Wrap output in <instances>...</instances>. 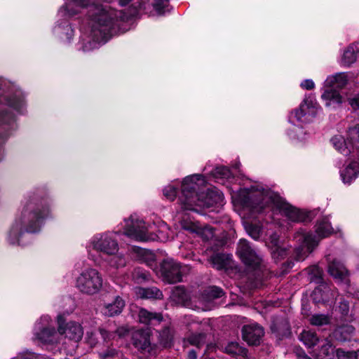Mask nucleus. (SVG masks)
I'll return each mask as SVG.
<instances>
[{
  "label": "nucleus",
  "instance_id": "19",
  "mask_svg": "<svg viewBox=\"0 0 359 359\" xmlns=\"http://www.w3.org/2000/svg\"><path fill=\"white\" fill-rule=\"evenodd\" d=\"M132 339L135 348L141 351H149L151 342L148 331L137 330L133 332Z\"/></svg>",
  "mask_w": 359,
  "mask_h": 359
},
{
  "label": "nucleus",
  "instance_id": "26",
  "mask_svg": "<svg viewBox=\"0 0 359 359\" xmlns=\"http://www.w3.org/2000/svg\"><path fill=\"white\" fill-rule=\"evenodd\" d=\"M170 298L177 304H184L188 299V295L183 287L177 286L172 290Z\"/></svg>",
  "mask_w": 359,
  "mask_h": 359
},
{
  "label": "nucleus",
  "instance_id": "9",
  "mask_svg": "<svg viewBox=\"0 0 359 359\" xmlns=\"http://www.w3.org/2000/svg\"><path fill=\"white\" fill-rule=\"evenodd\" d=\"M124 233L128 237L140 241H147L150 236L147 234L149 226L138 219L136 216L132 215L128 220H126Z\"/></svg>",
  "mask_w": 359,
  "mask_h": 359
},
{
  "label": "nucleus",
  "instance_id": "20",
  "mask_svg": "<svg viewBox=\"0 0 359 359\" xmlns=\"http://www.w3.org/2000/svg\"><path fill=\"white\" fill-rule=\"evenodd\" d=\"M270 240L269 247L273 258L276 261L284 259L287 255V250L280 245L278 236L273 234L271 236Z\"/></svg>",
  "mask_w": 359,
  "mask_h": 359
},
{
  "label": "nucleus",
  "instance_id": "8",
  "mask_svg": "<svg viewBox=\"0 0 359 359\" xmlns=\"http://www.w3.org/2000/svg\"><path fill=\"white\" fill-rule=\"evenodd\" d=\"M89 247L107 255H115L119 250L117 240L110 232L95 235L90 241Z\"/></svg>",
  "mask_w": 359,
  "mask_h": 359
},
{
  "label": "nucleus",
  "instance_id": "57",
  "mask_svg": "<svg viewBox=\"0 0 359 359\" xmlns=\"http://www.w3.org/2000/svg\"><path fill=\"white\" fill-rule=\"evenodd\" d=\"M311 273H313V275L316 277V279L321 278L322 271L319 269V267L316 266H313L311 269Z\"/></svg>",
  "mask_w": 359,
  "mask_h": 359
},
{
  "label": "nucleus",
  "instance_id": "11",
  "mask_svg": "<svg viewBox=\"0 0 359 359\" xmlns=\"http://www.w3.org/2000/svg\"><path fill=\"white\" fill-rule=\"evenodd\" d=\"M237 254L246 265L257 266L262 260L260 255L252 249L245 239L240 240L237 247Z\"/></svg>",
  "mask_w": 359,
  "mask_h": 359
},
{
  "label": "nucleus",
  "instance_id": "36",
  "mask_svg": "<svg viewBox=\"0 0 359 359\" xmlns=\"http://www.w3.org/2000/svg\"><path fill=\"white\" fill-rule=\"evenodd\" d=\"M189 343L190 345L200 348L205 343V335L203 333L198 334H191L187 340H184V344Z\"/></svg>",
  "mask_w": 359,
  "mask_h": 359
},
{
  "label": "nucleus",
  "instance_id": "45",
  "mask_svg": "<svg viewBox=\"0 0 359 359\" xmlns=\"http://www.w3.org/2000/svg\"><path fill=\"white\" fill-rule=\"evenodd\" d=\"M333 351V348L331 343L327 340L325 339L323 344L321 346L320 354L325 356H329Z\"/></svg>",
  "mask_w": 359,
  "mask_h": 359
},
{
  "label": "nucleus",
  "instance_id": "51",
  "mask_svg": "<svg viewBox=\"0 0 359 359\" xmlns=\"http://www.w3.org/2000/svg\"><path fill=\"white\" fill-rule=\"evenodd\" d=\"M314 86L313 81L311 79H306L301 83V87L306 90L313 89Z\"/></svg>",
  "mask_w": 359,
  "mask_h": 359
},
{
  "label": "nucleus",
  "instance_id": "58",
  "mask_svg": "<svg viewBox=\"0 0 359 359\" xmlns=\"http://www.w3.org/2000/svg\"><path fill=\"white\" fill-rule=\"evenodd\" d=\"M189 359H196V351L194 350H191L189 352Z\"/></svg>",
  "mask_w": 359,
  "mask_h": 359
},
{
  "label": "nucleus",
  "instance_id": "22",
  "mask_svg": "<svg viewBox=\"0 0 359 359\" xmlns=\"http://www.w3.org/2000/svg\"><path fill=\"white\" fill-rule=\"evenodd\" d=\"M328 272L332 277L339 280H343L348 274L344 264L336 259L329 262Z\"/></svg>",
  "mask_w": 359,
  "mask_h": 359
},
{
  "label": "nucleus",
  "instance_id": "53",
  "mask_svg": "<svg viewBox=\"0 0 359 359\" xmlns=\"http://www.w3.org/2000/svg\"><path fill=\"white\" fill-rule=\"evenodd\" d=\"M348 102L353 109H355L359 108V95L353 98L349 99Z\"/></svg>",
  "mask_w": 359,
  "mask_h": 359
},
{
  "label": "nucleus",
  "instance_id": "35",
  "mask_svg": "<svg viewBox=\"0 0 359 359\" xmlns=\"http://www.w3.org/2000/svg\"><path fill=\"white\" fill-rule=\"evenodd\" d=\"M223 294V290L221 288L213 286L205 290L203 298L205 301L210 302L214 299L221 297Z\"/></svg>",
  "mask_w": 359,
  "mask_h": 359
},
{
  "label": "nucleus",
  "instance_id": "32",
  "mask_svg": "<svg viewBox=\"0 0 359 359\" xmlns=\"http://www.w3.org/2000/svg\"><path fill=\"white\" fill-rule=\"evenodd\" d=\"M332 317L328 314L316 313L313 314L309 319L311 325L314 326H323L331 323Z\"/></svg>",
  "mask_w": 359,
  "mask_h": 359
},
{
  "label": "nucleus",
  "instance_id": "39",
  "mask_svg": "<svg viewBox=\"0 0 359 359\" xmlns=\"http://www.w3.org/2000/svg\"><path fill=\"white\" fill-rule=\"evenodd\" d=\"M99 356L101 359H118L120 357V353L114 348H107L100 352Z\"/></svg>",
  "mask_w": 359,
  "mask_h": 359
},
{
  "label": "nucleus",
  "instance_id": "12",
  "mask_svg": "<svg viewBox=\"0 0 359 359\" xmlns=\"http://www.w3.org/2000/svg\"><path fill=\"white\" fill-rule=\"evenodd\" d=\"M65 319L61 315L57 316V324L59 325V332L61 333V337L63 334L65 337L69 339L78 341L81 339L83 330L80 324L76 322H69L66 326H64Z\"/></svg>",
  "mask_w": 359,
  "mask_h": 359
},
{
  "label": "nucleus",
  "instance_id": "18",
  "mask_svg": "<svg viewBox=\"0 0 359 359\" xmlns=\"http://www.w3.org/2000/svg\"><path fill=\"white\" fill-rule=\"evenodd\" d=\"M331 142L334 148L342 154L344 156L351 155L353 156V151L355 155H358V149H355L353 145L345 140L341 135H336L332 138Z\"/></svg>",
  "mask_w": 359,
  "mask_h": 359
},
{
  "label": "nucleus",
  "instance_id": "24",
  "mask_svg": "<svg viewBox=\"0 0 359 359\" xmlns=\"http://www.w3.org/2000/svg\"><path fill=\"white\" fill-rule=\"evenodd\" d=\"M139 321L141 323L149 324L153 321L157 323L163 320V316L160 313H152L145 309H140L138 313Z\"/></svg>",
  "mask_w": 359,
  "mask_h": 359
},
{
  "label": "nucleus",
  "instance_id": "10",
  "mask_svg": "<svg viewBox=\"0 0 359 359\" xmlns=\"http://www.w3.org/2000/svg\"><path fill=\"white\" fill-rule=\"evenodd\" d=\"M296 238L301 243L296 251V259L298 261L304 260L319 243V239L310 233H298Z\"/></svg>",
  "mask_w": 359,
  "mask_h": 359
},
{
  "label": "nucleus",
  "instance_id": "23",
  "mask_svg": "<svg viewBox=\"0 0 359 359\" xmlns=\"http://www.w3.org/2000/svg\"><path fill=\"white\" fill-rule=\"evenodd\" d=\"M135 292L137 297L140 298L161 299L163 297L162 292L155 287L149 288L136 287Z\"/></svg>",
  "mask_w": 359,
  "mask_h": 359
},
{
  "label": "nucleus",
  "instance_id": "14",
  "mask_svg": "<svg viewBox=\"0 0 359 359\" xmlns=\"http://www.w3.org/2000/svg\"><path fill=\"white\" fill-rule=\"evenodd\" d=\"M264 334L262 327L256 323L246 325L242 328L243 339L249 345L259 344Z\"/></svg>",
  "mask_w": 359,
  "mask_h": 359
},
{
  "label": "nucleus",
  "instance_id": "17",
  "mask_svg": "<svg viewBox=\"0 0 359 359\" xmlns=\"http://www.w3.org/2000/svg\"><path fill=\"white\" fill-rule=\"evenodd\" d=\"M182 226L185 230L196 233L205 241L212 239L215 236L214 229L210 226L201 227L192 222H187L186 221H182Z\"/></svg>",
  "mask_w": 359,
  "mask_h": 359
},
{
  "label": "nucleus",
  "instance_id": "5",
  "mask_svg": "<svg viewBox=\"0 0 359 359\" xmlns=\"http://www.w3.org/2000/svg\"><path fill=\"white\" fill-rule=\"evenodd\" d=\"M34 340L46 345H55L60 342L61 333L55 330L51 318L48 316H42L36 323L34 332Z\"/></svg>",
  "mask_w": 359,
  "mask_h": 359
},
{
  "label": "nucleus",
  "instance_id": "42",
  "mask_svg": "<svg viewBox=\"0 0 359 359\" xmlns=\"http://www.w3.org/2000/svg\"><path fill=\"white\" fill-rule=\"evenodd\" d=\"M338 359H357V352L355 351H344L341 349H338L337 352Z\"/></svg>",
  "mask_w": 359,
  "mask_h": 359
},
{
  "label": "nucleus",
  "instance_id": "46",
  "mask_svg": "<svg viewBox=\"0 0 359 359\" xmlns=\"http://www.w3.org/2000/svg\"><path fill=\"white\" fill-rule=\"evenodd\" d=\"M144 3L143 0H121L120 4L121 6H126L130 4V6L137 11L142 6Z\"/></svg>",
  "mask_w": 359,
  "mask_h": 359
},
{
  "label": "nucleus",
  "instance_id": "28",
  "mask_svg": "<svg viewBox=\"0 0 359 359\" xmlns=\"http://www.w3.org/2000/svg\"><path fill=\"white\" fill-rule=\"evenodd\" d=\"M354 331L355 329L352 325H345L337 328L334 332V335L337 339L346 341L349 339Z\"/></svg>",
  "mask_w": 359,
  "mask_h": 359
},
{
  "label": "nucleus",
  "instance_id": "49",
  "mask_svg": "<svg viewBox=\"0 0 359 359\" xmlns=\"http://www.w3.org/2000/svg\"><path fill=\"white\" fill-rule=\"evenodd\" d=\"M86 341L90 346H95L97 343V332H88L86 334Z\"/></svg>",
  "mask_w": 359,
  "mask_h": 359
},
{
  "label": "nucleus",
  "instance_id": "60",
  "mask_svg": "<svg viewBox=\"0 0 359 359\" xmlns=\"http://www.w3.org/2000/svg\"><path fill=\"white\" fill-rule=\"evenodd\" d=\"M65 359H69V358H65Z\"/></svg>",
  "mask_w": 359,
  "mask_h": 359
},
{
  "label": "nucleus",
  "instance_id": "52",
  "mask_svg": "<svg viewBox=\"0 0 359 359\" xmlns=\"http://www.w3.org/2000/svg\"><path fill=\"white\" fill-rule=\"evenodd\" d=\"M14 117L10 113H6L5 114L2 115L1 122L2 123H8L10 124L12 121H13Z\"/></svg>",
  "mask_w": 359,
  "mask_h": 359
},
{
  "label": "nucleus",
  "instance_id": "7",
  "mask_svg": "<svg viewBox=\"0 0 359 359\" xmlns=\"http://www.w3.org/2000/svg\"><path fill=\"white\" fill-rule=\"evenodd\" d=\"M189 270L187 266H182L173 259L168 258L161 263L159 273L165 282L176 283L182 281L183 275Z\"/></svg>",
  "mask_w": 359,
  "mask_h": 359
},
{
  "label": "nucleus",
  "instance_id": "56",
  "mask_svg": "<svg viewBox=\"0 0 359 359\" xmlns=\"http://www.w3.org/2000/svg\"><path fill=\"white\" fill-rule=\"evenodd\" d=\"M168 0H155L154 7L159 10L164 7Z\"/></svg>",
  "mask_w": 359,
  "mask_h": 359
},
{
  "label": "nucleus",
  "instance_id": "16",
  "mask_svg": "<svg viewBox=\"0 0 359 359\" xmlns=\"http://www.w3.org/2000/svg\"><path fill=\"white\" fill-rule=\"evenodd\" d=\"M347 164V165L341 171V177L344 183L350 184L359 175V158L358 155H355Z\"/></svg>",
  "mask_w": 359,
  "mask_h": 359
},
{
  "label": "nucleus",
  "instance_id": "4",
  "mask_svg": "<svg viewBox=\"0 0 359 359\" xmlns=\"http://www.w3.org/2000/svg\"><path fill=\"white\" fill-rule=\"evenodd\" d=\"M255 197L260 198L256 202L257 207H255L257 211L272 203L292 222H304L306 219L307 216L304 212L286 203L280 196L269 189H262V191H257Z\"/></svg>",
  "mask_w": 359,
  "mask_h": 359
},
{
  "label": "nucleus",
  "instance_id": "48",
  "mask_svg": "<svg viewBox=\"0 0 359 359\" xmlns=\"http://www.w3.org/2000/svg\"><path fill=\"white\" fill-rule=\"evenodd\" d=\"M339 311L344 316H348L350 311L349 303L343 299L339 302Z\"/></svg>",
  "mask_w": 359,
  "mask_h": 359
},
{
  "label": "nucleus",
  "instance_id": "25",
  "mask_svg": "<svg viewBox=\"0 0 359 359\" xmlns=\"http://www.w3.org/2000/svg\"><path fill=\"white\" fill-rule=\"evenodd\" d=\"M347 83V78L344 73H337L330 76L325 81V86L328 87L343 88Z\"/></svg>",
  "mask_w": 359,
  "mask_h": 359
},
{
  "label": "nucleus",
  "instance_id": "59",
  "mask_svg": "<svg viewBox=\"0 0 359 359\" xmlns=\"http://www.w3.org/2000/svg\"><path fill=\"white\" fill-rule=\"evenodd\" d=\"M17 359H22V358H18ZM23 359H34V358H33V356H30L29 355V356H27V357L24 358Z\"/></svg>",
  "mask_w": 359,
  "mask_h": 359
},
{
  "label": "nucleus",
  "instance_id": "37",
  "mask_svg": "<svg viewBox=\"0 0 359 359\" xmlns=\"http://www.w3.org/2000/svg\"><path fill=\"white\" fill-rule=\"evenodd\" d=\"M111 256L112 257L109 261V265L111 267L119 269L126 265V259L123 255L116 253Z\"/></svg>",
  "mask_w": 359,
  "mask_h": 359
},
{
  "label": "nucleus",
  "instance_id": "47",
  "mask_svg": "<svg viewBox=\"0 0 359 359\" xmlns=\"http://www.w3.org/2000/svg\"><path fill=\"white\" fill-rule=\"evenodd\" d=\"M7 104L13 107L16 110L20 111L23 107L24 102L23 100L19 97H14L12 100H8L7 101Z\"/></svg>",
  "mask_w": 359,
  "mask_h": 359
},
{
  "label": "nucleus",
  "instance_id": "30",
  "mask_svg": "<svg viewBox=\"0 0 359 359\" xmlns=\"http://www.w3.org/2000/svg\"><path fill=\"white\" fill-rule=\"evenodd\" d=\"M322 98L327 101V106L330 105L332 102L339 104L342 102L339 93L334 88L325 90L322 95Z\"/></svg>",
  "mask_w": 359,
  "mask_h": 359
},
{
  "label": "nucleus",
  "instance_id": "2",
  "mask_svg": "<svg viewBox=\"0 0 359 359\" xmlns=\"http://www.w3.org/2000/svg\"><path fill=\"white\" fill-rule=\"evenodd\" d=\"M49 215L48 203L36 197L25 198L20 214L15 217L8 231V242L12 245H20L24 233L36 232L44 219Z\"/></svg>",
  "mask_w": 359,
  "mask_h": 359
},
{
  "label": "nucleus",
  "instance_id": "43",
  "mask_svg": "<svg viewBox=\"0 0 359 359\" xmlns=\"http://www.w3.org/2000/svg\"><path fill=\"white\" fill-rule=\"evenodd\" d=\"M246 231L248 232V233L255 240H257L259 238V236H260V229L259 226H255V225H252V224H249V225H247L246 227Z\"/></svg>",
  "mask_w": 359,
  "mask_h": 359
},
{
  "label": "nucleus",
  "instance_id": "50",
  "mask_svg": "<svg viewBox=\"0 0 359 359\" xmlns=\"http://www.w3.org/2000/svg\"><path fill=\"white\" fill-rule=\"evenodd\" d=\"M99 333L102 336L103 340L106 342H108L114 339L115 335V333L109 332L103 328L99 329Z\"/></svg>",
  "mask_w": 359,
  "mask_h": 359
},
{
  "label": "nucleus",
  "instance_id": "3",
  "mask_svg": "<svg viewBox=\"0 0 359 359\" xmlns=\"http://www.w3.org/2000/svg\"><path fill=\"white\" fill-rule=\"evenodd\" d=\"M203 182V177L195 175L186 177L182 184V194L179 198L182 208L187 210H197L196 207L210 208L223 203L224 196L217 189H208L205 194L196 192L198 187L197 182Z\"/></svg>",
  "mask_w": 359,
  "mask_h": 359
},
{
  "label": "nucleus",
  "instance_id": "44",
  "mask_svg": "<svg viewBox=\"0 0 359 359\" xmlns=\"http://www.w3.org/2000/svg\"><path fill=\"white\" fill-rule=\"evenodd\" d=\"M348 136L351 141L359 142V124L348 129Z\"/></svg>",
  "mask_w": 359,
  "mask_h": 359
},
{
  "label": "nucleus",
  "instance_id": "54",
  "mask_svg": "<svg viewBox=\"0 0 359 359\" xmlns=\"http://www.w3.org/2000/svg\"><path fill=\"white\" fill-rule=\"evenodd\" d=\"M216 173L220 174L223 177H226L229 176V170L224 167L217 168L216 169Z\"/></svg>",
  "mask_w": 359,
  "mask_h": 359
},
{
  "label": "nucleus",
  "instance_id": "38",
  "mask_svg": "<svg viewBox=\"0 0 359 359\" xmlns=\"http://www.w3.org/2000/svg\"><path fill=\"white\" fill-rule=\"evenodd\" d=\"M150 275L145 270L137 268L133 272V279L138 283H142L149 280Z\"/></svg>",
  "mask_w": 359,
  "mask_h": 359
},
{
  "label": "nucleus",
  "instance_id": "27",
  "mask_svg": "<svg viewBox=\"0 0 359 359\" xmlns=\"http://www.w3.org/2000/svg\"><path fill=\"white\" fill-rule=\"evenodd\" d=\"M316 231L320 238H323L332 234L333 232V229L332 228L328 220L323 219L316 225Z\"/></svg>",
  "mask_w": 359,
  "mask_h": 359
},
{
  "label": "nucleus",
  "instance_id": "31",
  "mask_svg": "<svg viewBox=\"0 0 359 359\" xmlns=\"http://www.w3.org/2000/svg\"><path fill=\"white\" fill-rule=\"evenodd\" d=\"M299 339L309 348L315 346L319 341L316 334L310 330H304L299 335Z\"/></svg>",
  "mask_w": 359,
  "mask_h": 359
},
{
  "label": "nucleus",
  "instance_id": "41",
  "mask_svg": "<svg viewBox=\"0 0 359 359\" xmlns=\"http://www.w3.org/2000/svg\"><path fill=\"white\" fill-rule=\"evenodd\" d=\"M163 195L167 199L172 201L177 196V189L172 185H168L163 189Z\"/></svg>",
  "mask_w": 359,
  "mask_h": 359
},
{
  "label": "nucleus",
  "instance_id": "1",
  "mask_svg": "<svg viewBox=\"0 0 359 359\" xmlns=\"http://www.w3.org/2000/svg\"><path fill=\"white\" fill-rule=\"evenodd\" d=\"M88 6L90 35L97 43H104L116 32L115 25L118 19L125 20V18L121 11H116L109 6L90 5L89 0H66L65 6L60 13L62 15L72 17L81 9Z\"/></svg>",
  "mask_w": 359,
  "mask_h": 359
},
{
  "label": "nucleus",
  "instance_id": "13",
  "mask_svg": "<svg viewBox=\"0 0 359 359\" xmlns=\"http://www.w3.org/2000/svg\"><path fill=\"white\" fill-rule=\"evenodd\" d=\"M337 294L335 287L324 283L315 288L312 297L316 303L332 304L336 299Z\"/></svg>",
  "mask_w": 359,
  "mask_h": 359
},
{
  "label": "nucleus",
  "instance_id": "33",
  "mask_svg": "<svg viewBox=\"0 0 359 359\" xmlns=\"http://www.w3.org/2000/svg\"><path fill=\"white\" fill-rule=\"evenodd\" d=\"M271 328L273 332H276L280 337L287 336L290 333L289 323L285 319L274 322Z\"/></svg>",
  "mask_w": 359,
  "mask_h": 359
},
{
  "label": "nucleus",
  "instance_id": "40",
  "mask_svg": "<svg viewBox=\"0 0 359 359\" xmlns=\"http://www.w3.org/2000/svg\"><path fill=\"white\" fill-rule=\"evenodd\" d=\"M225 351L232 355H240L244 350L236 342H231L225 347Z\"/></svg>",
  "mask_w": 359,
  "mask_h": 359
},
{
  "label": "nucleus",
  "instance_id": "6",
  "mask_svg": "<svg viewBox=\"0 0 359 359\" xmlns=\"http://www.w3.org/2000/svg\"><path fill=\"white\" fill-rule=\"evenodd\" d=\"M76 286L82 293L93 294L102 286V279L96 269H88L78 276Z\"/></svg>",
  "mask_w": 359,
  "mask_h": 359
},
{
  "label": "nucleus",
  "instance_id": "55",
  "mask_svg": "<svg viewBox=\"0 0 359 359\" xmlns=\"http://www.w3.org/2000/svg\"><path fill=\"white\" fill-rule=\"evenodd\" d=\"M128 332V330L127 328L124 327H118L116 330V334L119 337H123L124 336H126Z\"/></svg>",
  "mask_w": 359,
  "mask_h": 359
},
{
  "label": "nucleus",
  "instance_id": "21",
  "mask_svg": "<svg viewBox=\"0 0 359 359\" xmlns=\"http://www.w3.org/2000/svg\"><path fill=\"white\" fill-rule=\"evenodd\" d=\"M124 306V301L117 296L112 302L104 304L103 313L105 316L111 317L121 313Z\"/></svg>",
  "mask_w": 359,
  "mask_h": 359
},
{
  "label": "nucleus",
  "instance_id": "29",
  "mask_svg": "<svg viewBox=\"0 0 359 359\" xmlns=\"http://www.w3.org/2000/svg\"><path fill=\"white\" fill-rule=\"evenodd\" d=\"M208 262L217 269H222L228 264V257L224 254H213L208 258Z\"/></svg>",
  "mask_w": 359,
  "mask_h": 359
},
{
  "label": "nucleus",
  "instance_id": "34",
  "mask_svg": "<svg viewBox=\"0 0 359 359\" xmlns=\"http://www.w3.org/2000/svg\"><path fill=\"white\" fill-rule=\"evenodd\" d=\"M357 53L356 50L353 46L348 47L343 55V64L346 66H349L353 64L356 60Z\"/></svg>",
  "mask_w": 359,
  "mask_h": 359
},
{
  "label": "nucleus",
  "instance_id": "15",
  "mask_svg": "<svg viewBox=\"0 0 359 359\" xmlns=\"http://www.w3.org/2000/svg\"><path fill=\"white\" fill-rule=\"evenodd\" d=\"M316 112V103L312 100L306 98L294 114L297 121H309L310 117L315 116Z\"/></svg>",
  "mask_w": 359,
  "mask_h": 359
}]
</instances>
